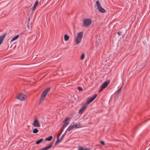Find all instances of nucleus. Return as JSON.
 Here are the masks:
<instances>
[{
  "instance_id": "nucleus-1",
  "label": "nucleus",
  "mask_w": 150,
  "mask_h": 150,
  "mask_svg": "<svg viewBox=\"0 0 150 150\" xmlns=\"http://www.w3.org/2000/svg\"><path fill=\"white\" fill-rule=\"evenodd\" d=\"M50 87L48 88L47 89L45 90L42 93L40 99L39 103V104L40 105L42 102V101L44 100V98L47 95L48 92L50 91Z\"/></svg>"
},
{
  "instance_id": "nucleus-2",
  "label": "nucleus",
  "mask_w": 150,
  "mask_h": 150,
  "mask_svg": "<svg viewBox=\"0 0 150 150\" xmlns=\"http://www.w3.org/2000/svg\"><path fill=\"white\" fill-rule=\"evenodd\" d=\"M91 23V20L90 19L86 18L84 19L83 21V24L85 27L90 25Z\"/></svg>"
},
{
  "instance_id": "nucleus-3",
  "label": "nucleus",
  "mask_w": 150,
  "mask_h": 150,
  "mask_svg": "<svg viewBox=\"0 0 150 150\" xmlns=\"http://www.w3.org/2000/svg\"><path fill=\"white\" fill-rule=\"evenodd\" d=\"M110 82V81L109 80H107L106 81L102 83L98 91L99 92H100L103 89L105 88L109 83Z\"/></svg>"
},
{
  "instance_id": "nucleus-4",
  "label": "nucleus",
  "mask_w": 150,
  "mask_h": 150,
  "mask_svg": "<svg viewBox=\"0 0 150 150\" xmlns=\"http://www.w3.org/2000/svg\"><path fill=\"white\" fill-rule=\"evenodd\" d=\"M96 4L98 9L99 11L102 13L105 12V10L101 7V5L98 1H96Z\"/></svg>"
},
{
  "instance_id": "nucleus-5",
  "label": "nucleus",
  "mask_w": 150,
  "mask_h": 150,
  "mask_svg": "<svg viewBox=\"0 0 150 150\" xmlns=\"http://www.w3.org/2000/svg\"><path fill=\"white\" fill-rule=\"evenodd\" d=\"M80 124H77L72 125V126H69L67 129V131H70L71 130L74 128H77L80 127Z\"/></svg>"
},
{
  "instance_id": "nucleus-6",
  "label": "nucleus",
  "mask_w": 150,
  "mask_h": 150,
  "mask_svg": "<svg viewBox=\"0 0 150 150\" xmlns=\"http://www.w3.org/2000/svg\"><path fill=\"white\" fill-rule=\"evenodd\" d=\"M33 125L35 127H39L40 126V123L37 118H35V119L33 123Z\"/></svg>"
},
{
  "instance_id": "nucleus-7",
  "label": "nucleus",
  "mask_w": 150,
  "mask_h": 150,
  "mask_svg": "<svg viewBox=\"0 0 150 150\" xmlns=\"http://www.w3.org/2000/svg\"><path fill=\"white\" fill-rule=\"evenodd\" d=\"M97 96V94H95L94 96L88 99L86 102V104H88L92 102L96 98Z\"/></svg>"
},
{
  "instance_id": "nucleus-8",
  "label": "nucleus",
  "mask_w": 150,
  "mask_h": 150,
  "mask_svg": "<svg viewBox=\"0 0 150 150\" xmlns=\"http://www.w3.org/2000/svg\"><path fill=\"white\" fill-rule=\"evenodd\" d=\"M25 95L24 94L20 93L17 97V98L20 100L23 101L25 100Z\"/></svg>"
},
{
  "instance_id": "nucleus-9",
  "label": "nucleus",
  "mask_w": 150,
  "mask_h": 150,
  "mask_svg": "<svg viewBox=\"0 0 150 150\" xmlns=\"http://www.w3.org/2000/svg\"><path fill=\"white\" fill-rule=\"evenodd\" d=\"M87 107V105H85L83 106L79 110V114H81L86 109Z\"/></svg>"
},
{
  "instance_id": "nucleus-10",
  "label": "nucleus",
  "mask_w": 150,
  "mask_h": 150,
  "mask_svg": "<svg viewBox=\"0 0 150 150\" xmlns=\"http://www.w3.org/2000/svg\"><path fill=\"white\" fill-rule=\"evenodd\" d=\"M6 35V34H3V35L0 36V45L2 43V41L5 38Z\"/></svg>"
},
{
  "instance_id": "nucleus-11",
  "label": "nucleus",
  "mask_w": 150,
  "mask_h": 150,
  "mask_svg": "<svg viewBox=\"0 0 150 150\" xmlns=\"http://www.w3.org/2000/svg\"><path fill=\"white\" fill-rule=\"evenodd\" d=\"M27 28L28 29H27V32L29 33H31L32 31V27L31 26H30L28 23L27 24Z\"/></svg>"
},
{
  "instance_id": "nucleus-12",
  "label": "nucleus",
  "mask_w": 150,
  "mask_h": 150,
  "mask_svg": "<svg viewBox=\"0 0 150 150\" xmlns=\"http://www.w3.org/2000/svg\"><path fill=\"white\" fill-rule=\"evenodd\" d=\"M78 150H90L89 148H84L81 146H79Z\"/></svg>"
},
{
  "instance_id": "nucleus-13",
  "label": "nucleus",
  "mask_w": 150,
  "mask_h": 150,
  "mask_svg": "<svg viewBox=\"0 0 150 150\" xmlns=\"http://www.w3.org/2000/svg\"><path fill=\"white\" fill-rule=\"evenodd\" d=\"M82 38H79L77 37L76 40V43L77 44H78L81 42Z\"/></svg>"
},
{
  "instance_id": "nucleus-14",
  "label": "nucleus",
  "mask_w": 150,
  "mask_h": 150,
  "mask_svg": "<svg viewBox=\"0 0 150 150\" xmlns=\"http://www.w3.org/2000/svg\"><path fill=\"white\" fill-rule=\"evenodd\" d=\"M62 140H60V139H59V137H57V140L55 143V145H56L58 144L60 142H61Z\"/></svg>"
},
{
  "instance_id": "nucleus-15",
  "label": "nucleus",
  "mask_w": 150,
  "mask_h": 150,
  "mask_svg": "<svg viewBox=\"0 0 150 150\" xmlns=\"http://www.w3.org/2000/svg\"><path fill=\"white\" fill-rule=\"evenodd\" d=\"M52 144H50V145H49L48 146H46V147H44V148L45 149V150H48L49 149H50L52 147Z\"/></svg>"
},
{
  "instance_id": "nucleus-16",
  "label": "nucleus",
  "mask_w": 150,
  "mask_h": 150,
  "mask_svg": "<svg viewBox=\"0 0 150 150\" xmlns=\"http://www.w3.org/2000/svg\"><path fill=\"white\" fill-rule=\"evenodd\" d=\"M83 36V33L82 32H80L77 35V37L82 38Z\"/></svg>"
},
{
  "instance_id": "nucleus-17",
  "label": "nucleus",
  "mask_w": 150,
  "mask_h": 150,
  "mask_svg": "<svg viewBox=\"0 0 150 150\" xmlns=\"http://www.w3.org/2000/svg\"><path fill=\"white\" fill-rule=\"evenodd\" d=\"M19 35H17L16 36H15L13 38L11 39V42H12V41L15 40H16L17 39L19 38Z\"/></svg>"
},
{
  "instance_id": "nucleus-18",
  "label": "nucleus",
  "mask_w": 150,
  "mask_h": 150,
  "mask_svg": "<svg viewBox=\"0 0 150 150\" xmlns=\"http://www.w3.org/2000/svg\"><path fill=\"white\" fill-rule=\"evenodd\" d=\"M43 140V139L42 138H41L39 140H37L36 142V144H38L40 143H41Z\"/></svg>"
},
{
  "instance_id": "nucleus-19",
  "label": "nucleus",
  "mask_w": 150,
  "mask_h": 150,
  "mask_svg": "<svg viewBox=\"0 0 150 150\" xmlns=\"http://www.w3.org/2000/svg\"><path fill=\"white\" fill-rule=\"evenodd\" d=\"M52 139V136H50L49 137H48L47 138L45 139V140L47 141H51Z\"/></svg>"
},
{
  "instance_id": "nucleus-20",
  "label": "nucleus",
  "mask_w": 150,
  "mask_h": 150,
  "mask_svg": "<svg viewBox=\"0 0 150 150\" xmlns=\"http://www.w3.org/2000/svg\"><path fill=\"white\" fill-rule=\"evenodd\" d=\"M64 124L62 126V127L64 128L66 127L69 124V122H67L66 123V122H64Z\"/></svg>"
},
{
  "instance_id": "nucleus-21",
  "label": "nucleus",
  "mask_w": 150,
  "mask_h": 150,
  "mask_svg": "<svg viewBox=\"0 0 150 150\" xmlns=\"http://www.w3.org/2000/svg\"><path fill=\"white\" fill-rule=\"evenodd\" d=\"M69 38V37L68 35H67L66 34L64 35V39L65 41H67V40H68Z\"/></svg>"
},
{
  "instance_id": "nucleus-22",
  "label": "nucleus",
  "mask_w": 150,
  "mask_h": 150,
  "mask_svg": "<svg viewBox=\"0 0 150 150\" xmlns=\"http://www.w3.org/2000/svg\"><path fill=\"white\" fill-rule=\"evenodd\" d=\"M38 130L37 128H35L33 130V133H36L38 132Z\"/></svg>"
},
{
  "instance_id": "nucleus-23",
  "label": "nucleus",
  "mask_w": 150,
  "mask_h": 150,
  "mask_svg": "<svg viewBox=\"0 0 150 150\" xmlns=\"http://www.w3.org/2000/svg\"><path fill=\"white\" fill-rule=\"evenodd\" d=\"M67 131H66V132H65V133L63 134L61 137H60V140H62L63 139V138L64 137V136H65V135H66V132H67Z\"/></svg>"
},
{
  "instance_id": "nucleus-24",
  "label": "nucleus",
  "mask_w": 150,
  "mask_h": 150,
  "mask_svg": "<svg viewBox=\"0 0 150 150\" xmlns=\"http://www.w3.org/2000/svg\"><path fill=\"white\" fill-rule=\"evenodd\" d=\"M122 88L121 87L117 91V95H119V94L120 93V91L121 90Z\"/></svg>"
},
{
  "instance_id": "nucleus-25",
  "label": "nucleus",
  "mask_w": 150,
  "mask_h": 150,
  "mask_svg": "<svg viewBox=\"0 0 150 150\" xmlns=\"http://www.w3.org/2000/svg\"><path fill=\"white\" fill-rule=\"evenodd\" d=\"M69 119V117H67L63 121V122L66 123L67 122V121H68Z\"/></svg>"
},
{
  "instance_id": "nucleus-26",
  "label": "nucleus",
  "mask_w": 150,
  "mask_h": 150,
  "mask_svg": "<svg viewBox=\"0 0 150 150\" xmlns=\"http://www.w3.org/2000/svg\"><path fill=\"white\" fill-rule=\"evenodd\" d=\"M77 88L79 91H82L83 90L82 88L80 86L78 87Z\"/></svg>"
},
{
  "instance_id": "nucleus-27",
  "label": "nucleus",
  "mask_w": 150,
  "mask_h": 150,
  "mask_svg": "<svg viewBox=\"0 0 150 150\" xmlns=\"http://www.w3.org/2000/svg\"><path fill=\"white\" fill-rule=\"evenodd\" d=\"M84 54H83L81 55V56L80 58V59H84Z\"/></svg>"
},
{
  "instance_id": "nucleus-28",
  "label": "nucleus",
  "mask_w": 150,
  "mask_h": 150,
  "mask_svg": "<svg viewBox=\"0 0 150 150\" xmlns=\"http://www.w3.org/2000/svg\"><path fill=\"white\" fill-rule=\"evenodd\" d=\"M62 133V132H61L60 131L59 132V133L58 134L57 137H59L60 135H61V134Z\"/></svg>"
},
{
  "instance_id": "nucleus-29",
  "label": "nucleus",
  "mask_w": 150,
  "mask_h": 150,
  "mask_svg": "<svg viewBox=\"0 0 150 150\" xmlns=\"http://www.w3.org/2000/svg\"><path fill=\"white\" fill-rule=\"evenodd\" d=\"M64 128L62 127L61 128L60 130V131L61 132H63V131L64 130Z\"/></svg>"
},
{
  "instance_id": "nucleus-30",
  "label": "nucleus",
  "mask_w": 150,
  "mask_h": 150,
  "mask_svg": "<svg viewBox=\"0 0 150 150\" xmlns=\"http://www.w3.org/2000/svg\"><path fill=\"white\" fill-rule=\"evenodd\" d=\"M122 33V32H118L117 33V34L119 36H120Z\"/></svg>"
},
{
  "instance_id": "nucleus-31",
  "label": "nucleus",
  "mask_w": 150,
  "mask_h": 150,
  "mask_svg": "<svg viewBox=\"0 0 150 150\" xmlns=\"http://www.w3.org/2000/svg\"><path fill=\"white\" fill-rule=\"evenodd\" d=\"M100 142L102 145H104L105 144L104 142L103 141H100Z\"/></svg>"
},
{
  "instance_id": "nucleus-32",
  "label": "nucleus",
  "mask_w": 150,
  "mask_h": 150,
  "mask_svg": "<svg viewBox=\"0 0 150 150\" xmlns=\"http://www.w3.org/2000/svg\"><path fill=\"white\" fill-rule=\"evenodd\" d=\"M38 4V1L37 0L35 1L34 5L36 6Z\"/></svg>"
},
{
  "instance_id": "nucleus-33",
  "label": "nucleus",
  "mask_w": 150,
  "mask_h": 150,
  "mask_svg": "<svg viewBox=\"0 0 150 150\" xmlns=\"http://www.w3.org/2000/svg\"><path fill=\"white\" fill-rule=\"evenodd\" d=\"M35 6H35V5H34V6H33V10H34L35 9Z\"/></svg>"
},
{
  "instance_id": "nucleus-34",
  "label": "nucleus",
  "mask_w": 150,
  "mask_h": 150,
  "mask_svg": "<svg viewBox=\"0 0 150 150\" xmlns=\"http://www.w3.org/2000/svg\"><path fill=\"white\" fill-rule=\"evenodd\" d=\"M30 19L29 18L28 19V22L30 21Z\"/></svg>"
},
{
  "instance_id": "nucleus-35",
  "label": "nucleus",
  "mask_w": 150,
  "mask_h": 150,
  "mask_svg": "<svg viewBox=\"0 0 150 150\" xmlns=\"http://www.w3.org/2000/svg\"><path fill=\"white\" fill-rule=\"evenodd\" d=\"M39 150H45V149H44V148H42L40 149Z\"/></svg>"
}]
</instances>
